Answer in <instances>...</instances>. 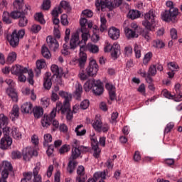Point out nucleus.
Wrapping results in <instances>:
<instances>
[{"label":"nucleus","instance_id":"19","mask_svg":"<svg viewBox=\"0 0 182 182\" xmlns=\"http://www.w3.org/2000/svg\"><path fill=\"white\" fill-rule=\"evenodd\" d=\"M108 35L111 39L116 41L118 38H120V30L116 27H111L109 29Z\"/></svg>","mask_w":182,"mask_h":182},{"label":"nucleus","instance_id":"26","mask_svg":"<svg viewBox=\"0 0 182 182\" xmlns=\"http://www.w3.org/2000/svg\"><path fill=\"white\" fill-rule=\"evenodd\" d=\"M96 83H97V80H88L84 84V90H85V92H89L91 89H93L95 87Z\"/></svg>","mask_w":182,"mask_h":182},{"label":"nucleus","instance_id":"57","mask_svg":"<svg viewBox=\"0 0 182 182\" xmlns=\"http://www.w3.org/2000/svg\"><path fill=\"white\" fill-rule=\"evenodd\" d=\"M162 95L164 96V97H166V99H171V100H174L176 99V96L171 95V93L170 92H168V90H164L162 91Z\"/></svg>","mask_w":182,"mask_h":182},{"label":"nucleus","instance_id":"46","mask_svg":"<svg viewBox=\"0 0 182 182\" xmlns=\"http://www.w3.org/2000/svg\"><path fill=\"white\" fill-rule=\"evenodd\" d=\"M86 23H87V19L85 18H81L80 19V25L81 26V32H87Z\"/></svg>","mask_w":182,"mask_h":182},{"label":"nucleus","instance_id":"14","mask_svg":"<svg viewBox=\"0 0 182 182\" xmlns=\"http://www.w3.org/2000/svg\"><path fill=\"white\" fill-rule=\"evenodd\" d=\"M41 171V162L36 164L35 167L33 169V178L31 182H42V176L39 174Z\"/></svg>","mask_w":182,"mask_h":182},{"label":"nucleus","instance_id":"11","mask_svg":"<svg viewBox=\"0 0 182 182\" xmlns=\"http://www.w3.org/2000/svg\"><path fill=\"white\" fill-rule=\"evenodd\" d=\"M46 43L51 50L56 52L59 49V43L56 38H53L52 36H48L46 38Z\"/></svg>","mask_w":182,"mask_h":182},{"label":"nucleus","instance_id":"42","mask_svg":"<svg viewBox=\"0 0 182 182\" xmlns=\"http://www.w3.org/2000/svg\"><path fill=\"white\" fill-rule=\"evenodd\" d=\"M60 8H63L67 12H70V11H72V7H70V4L66 1H61V2L60 3Z\"/></svg>","mask_w":182,"mask_h":182},{"label":"nucleus","instance_id":"52","mask_svg":"<svg viewBox=\"0 0 182 182\" xmlns=\"http://www.w3.org/2000/svg\"><path fill=\"white\" fill-rule=\"evenodd\" d=\"M153 46L154 48H157L158 49H161L164 48L165 45L164 43L161 40H156L153 41Z\"/></svg>","mask_w":182,"mask_h":182},{"label":"nucleus","instance_id":"15","mask_svg":"<svg viewBox=\"0 0 182 182\" xmlns=\"http://www.w3.org/2000/svg\"><path fill=\"white\" fill-rule=\"evenodd\" d=\"M80 43H81L79 42V32L76 31L72 33L70 41V49H76V47L79 46Z\"/></svg>","mask_w":182,"mask_h":182},{"label":"nucleus","instance_id":"28","mask_svg":"<svg viewBox=\"0 0 182 182\" xmlns=\"http://www.w3.org/2000/svg\"><path fill=\"white\" fill-rule=\"evenodd\" d=\"M33 113L36 119H39L43 116V109L41 107H35L33 109Z\"/></svg>","mask_w":182,"mask_h":182},{"label":"nucleus","instance_id":"5","mask_svg":"<svg viewBox=\"0 0 182 182\" xmlns=\"http://www.w3.org/2000/svg\"><path fill=\"white\" fill-rule=\"evenodd\" d=\"M178 15V9H169V10H165L161 14L162 21L165 22H170L173 21V18H176Z\"/></svg>","mask_w":182,"mask_h":182},{"label":"nucleus","instance_id":"27","mask_svg":"<svg viewBox=\"0 0 182 182\" xmlns=\"http://www.w3.org/2000/svg\"><path fill=\"white\" fill-rule=\"evenodd\" d=\"M80 154H82V151H80V148H72L71 156L70 157V160H76V159L80 157Z\"/></svg>","mask_w":182,"mask_h":182},{"label":"nucleus","instance_id":"64","mask_svg":"<svg viewBox=\"0 0 182 182\" xmlns=\"http://www.w3.org/2000/svg\"><path fill=\"white\" fill-rule=\"evenodd\" d=\"M41 29H42V27L40 25L38 24H33L31 26V32H33V33H38L39 32V31H41Z\"/></svg>","mask_w":182,"mask_h":182},{"label":"nucleus","instance_id":"62","mask_svg":"<svg viewBox=\"0 0 182 182\" xmlns=\"http://www.w3.org/2000/svg\"><path fill=\"white\" fill-rule=\"evenodd\" d=\"M173 129H174V123L169 122L168 124H167L166 127H165L164 134H167V133H170V132H171Z\"/></svg>","mask_w":182,"mask_h":182},{"label":"nucleus","instance_id":"31","mask_svg":"<svg viewBox=\"0 0 182 182\" xmlns=\"http://www.w3.org/2000/svg\"><path fill=\"white\" fill-rule=\"evenodd\" d=\"M59 95L65 99L64 102L70 103L72 101V95L65 91H60Z\"/></svg>","mask_w":182,"mask_h":182},{"label":"nucleus","instance_id":"34","mask_svg":"<svg viewBox=\"0 0 182 182\" xmlns=\"http://www.w3.org/2000/svg\"><path fill=\"white\" fill-rule=\"evenodd\" d=\"M8 123H9L8 117L4 114H0V129H2L4 126H7Z\"/></svg>","mask_w":182,"mask_h":182},{"label":"nucleus","instance_id":"44","mask_svg":"<svg viewBox=\"0 0 182 182\" xmlns=\"http://www.w3.org/2000/svg\"><path fill=\"white\" fill-rule=\"evenodd\" d=\"M28 25V18L25 16V14L21 16L19 18L18 26L23 28Z\"/></svg>","mask_w":182,"mask_h":182},{"label":"nucleus","instance_id":"60","mask_svg":"<svg viewBox=\"0 0 182 182\" xmlns=\"http://www.w3.org/2000/svg\"><path fill=\"white\" fill-rule=\"evenodd\" d=\"M70 150V145L65 144L60 149V154H65V153H68Z\"/></svg>","mask_w":182,"mask_h":182},{"label":"nucleus","instance_id":"21","mask_svg":"<svg viewBox=\"0 0 182 182\" xmlns=\"http://www.w3.org/2000/svg\"><path fill=\"white\" fill-rule=\"evenodd\" d=\"M33 110V105H32V103L31 102H26L21 105L22 113H26L27 114H29L30 113H32Z\"/></svg>","mask_w":182,"mask_h":182},{"label":"nucleus","instance_id":"29","mask_svg":"<svg viewBox=\"0 0 182 182\" xmlns=\"http://www.w3.org/2000/svg\"><path fill=\"white\" fill-rule=\"evenodd\" d=\"M102 120L100 118H95L94 122L92 123V127L96 130V132H102Z\"/></svg>","mask_w":182,"mask_h":182},{"label":"nucleus","instance_id":"20","mask_svg":"<svg viewBox=\"0 0 182 182\" xmlns=\"http://www.w3.org/2000/svg\"><path fill=\"white\" fill-rule=\"evenodd\" d=\"M92 92L97 96H100V95L103 94V86H102V82H100V80H97V82L92 89Z\"/></svg>","mask_w":182,"mask_h":182},{"label":"nucleus","instance_id":"23","mask_svg":"<svg viewBox=\"0 0 182 182\" xmlns=\"http://www.w3.org/2000/svg\"><path fill=\"white\" fill-rule=\"evenodd\" d=\"M6 94L11 99H12L13 102H18V93L15 91V89L12 87H9L6 89Z\"/></svg>","mask_w":182,"mask_h":182},{"label":"nucleus","instance_id":"33","mask_svg":"<svg viewBox=\"0 0 182 182\" xmlns=\"http://www.w3.org/2000/svg\"><path fill=\"white\" fill-rule=\"evenodd\" d=\"M87 50H88L90 53H99V47L95 44L89 43L86 46Z\"/></svg>","mask_w":182,"mask_h":182},{"label":"nucleus","instance_id":"9","mask_svg":"<svg viewBox=\"0 0 182 182\" xmlns=\"http://www.w3.org/2000/svg\"><path fill=\"white\" fill-rule=\"evenodd\" d=\"M128 25H129V21H125L123 24V26H124V31L126 38H127V39H133L134 38H139V34L136 33V31L129 28V27H127Z\"/></svg>","mask_w":182,"mask_h":182},{"label":"nucleus","instance_id":"32","mask_svg":"<svg viewBox=\"0 0 182 182\" xmlns=\"http://www.w3.org/2000/svg\"><path fill=\"white\" fill-rule=\"evenodd\" d=\"M11 117L14 119H18L19 117V107L18 105H14L11 112Z\"/></svg>","mask_w":182,"mask_h":182},{"label":"nucleus","instance_id":"18","mask_svg":"<svg viewBox=\"0 0 182 182\" xmlns=\"http://www.w3.org/2000/svg\"><path fill=\"white\" fill-rule=\"evenodd\" d=\"M70 105V103L64 102L63 104H62V102H58L56 103V107L55 109H56V111L58 110V112H61L63 114H65L67 110H69Z\"/></svg>","mask_w":182,"mask_h":182},{"label":"nucleus","instance_id":"1","mask_svg":"<svg viewBox=\"0 0 182 182\" xmlns=\"http://www.w3.org/2000/svg\"><path fill=\"white\" fill-rule=\"evenodd\" d=\"M144 20L142 21V25L147 31L154 32L156 31V18L157 14L154 9L149 10L144 16Z\"/></svg>","mask_w":182,"mask_h":182},{"label":"nucleus","instance_id":"63","mask_svg":"<svg viewBox=\"0 0 182 182\" xmlns=\"http://www.w3.org/2000/svg\"><path fill=\"white\" fill-rule=\"evenodd\" d=\"M42 8L45 11H48L50 9V0H43Z\"/></svg>","mask_w":182,"mask_h":182},{"label":"nucleus","instance_id":"22","mask_svg":"<svg viewBox=\"0 0 182 182\" xmlns=\"http://www.w3.org/2000/svg\"><path fill=\"white\" fill-rule=\"evenodd\" d=\"M43 86L45 89H47V90H49V89L52 87V81L50 80V73H46L44 75Z\"/></svg>","mask_w":182,"mask_h":182},{"label":"nucleus","instance_id":"13","mask_svg":"<svg viewBox=\"0 0 182 182\" xmlns=\"http://www.w3.org/2000/svg\"><path fill=\"white\" fill-rule=\"evenodd\" d=\"M10 71L12 73V75H16V76H18L23 73H28V68L21 65L16 64L11 67V69L10 70Z\"/></svg>","mask_w":182,"mask_h":182},{"label":"nucleus","instance_id":"41","mask_svg":"<svg viewBox=\"0 0 182 182\" xmlns=\"http://www.w3.org/2000/svg\"><path fill=\"white\" fill-rule=\"evenodd\" d=\"M34 19H36L37 22H39L43 25L46 23V21H45V18H43V14L42 13H36L34 15Z\"/></svg>","mask_w":182,"mask_h":182},{"label":"nucleus","instance_id":"6","mask_svg":"<svg viewBox=\"0 0 182 182\" xmlns=\"http://www.w3.org/2000/svg\"><path fill=\"white\" fill-rule=\"evenodd\" d=\"M56 117V109L53 108L49 115L44 114L41 119V124L43 127H49L52 123V120Z\"/></svg>","mask_w":182,"mask_h":182},{"label":"nucleus","instance_id":"51","mask_svg":"<svg viewBox=\"0 0 182 182\" xmlns=\"http://www.w3.org/2000/svg\"><path fill=\"white\" fill-rule=\"evenodd\" d=\"M62 8L60 6L55 7L52 11L51 14L53 15V18H58L59 16V14H62Z\"/></svg>","mask_w":182,"mask_h":182},{"label":"nucleus","instance_id":"7","mask_svg":"<svg viewBox=\"0 0 182 182\" xmlns=\"http://www.w3.org/2000/svg\"><path fill=\"white\" fill-rule=\"evenodd\" d=\"M99 71V65L96 60L92 59L90 61L89 65L86 68L87 75L88 76H96L97 75V72Z\"/></svg>","mask_w":182,"mask_h":182},{"label":"nucleus","instance_id":"16","mask_svg":"<svg viewBox=\"0 0 182 182\" xmlns=\"http://www.w3.org/2000/svg\"><path fill=\"white\" fill-rule=\"evenodd\" d=\"M120 55V44L114 43L111 48V56L113 59H117Z\"/></svg>","mask_w":182,"mask_h":182},{"label":"nucleus","instance_id":"36","mask_svg":"<svg viewBox=\"0 0 182 182\" xmlns=\"http://www.w3.org/2000/svg\"><path fill=\"white\" fill-rule=\"evenodd\" d=\"M140 11L138 10H130L128 13V18L130 19H137V18H140Z\"/></svg>","mask_w":182,"mask_h":182},{"label":"nucleus","instance_id":"4","mask_svg":"<svg viewBox=\"0 0 182 182\" xmlns=\"http://www.w3.org/2000/svg\"><path fill=\"white\" fill-rule=\"evenodd\" d=\"M83 47H80V53H79V58H74L71 60L72 65H78V66L83 69L86 65V62H87V54L83 52Z\"/></svg>","mask_w":182,"mask_h":182},{"label":"nucleus","instance_id":"48","mask_svg":"<svg viewBox=\"0 0 182 182\" xmlns=\"http://www.w3.org/2000/svg\"><path fill=\"white\" fill-rule=\"evenodd\" d=\"M134 53H135L136 58L139 59V58L141 57V46H140L137 44H135L134 48Z\"/></svg>","mask_w":182,"mask_h":182},{"label":"nucleus","instance_id":"12","mask_svg":"<svg viewBox=\"0 0 182 182\" xmlns=\"http://www.w3.org/2000/svg\"><path fill=\"white\" fill-rule=\"evenodd\" d=\"M12 146V138L9 136H4L0 141V149L1 150H8Z\"/></svg>","mask_w":182,"mask_h":182},{"label":"nucleus","instance_id":"17","mask_svg":"<svg viewBox=\"0 0 182 182\" xmlns=\"http://www.w3.org/2000/svg\"><path fill=\"white\" fill-rule=\"evenodd\" d=\"M51 71L55 76H58V77H63L66 76V73L63 71V69L59 68L57 65H51Z\"/></svg>","mask_w":182,"mask_h":182},{"label":"nucleus","instance_id":"53","mask_svg":"<svg viewBox=\"0 0 182 182\" xmlns=\"http://www.w3.org/2000/svg\"><path fill=\"white\" fill-rule=\"evenodd\" d=\"M151 58H153V53H147L145 54L144 59H143V64L144 65H149V62L151 60Z\"/></svg>","mask_w":182,"mask_h":182},{"label":"nucleus","instance_id":"55","mask_svg":"<svg viewBox=\"0 0 182 182\" xmlns=\"http://www.w3.org/2000/svg\"><path fill=\"white\" fill-rule=\"evenodd\" d=\"M43 139H44V141H43L44 146H48L49 143H52V135L50 134H44Z\"/></svg>","mask_w":182,"mask_h":182},{"label":"nucleus","instance_id":"25","mask_svg":"<svg viewBox=\"0 0 182 182\" xmlns=\"http://www.w3.org/2000/svg\"><path fill=\"white\" fill-rule=\"evenodd\" d=\"M82 93H83V87H82V85L80 83L77 82L75 84L74 96L77 100H79V98L82 97Z\"/></svg>","mask_w":182,"mask_h":182},{"label":"nucleus","instance_id":"56","mask_svg":"<svg viewBox=\"0 0 182 182\" xmlns=\"http://www.w3.org/2000/svg\"><path fill=\"white\" fill-rule=\"evenodd\" d=\"M3 21L5 23H12V21L11 20V14H9L7 11H4L3 13Z\"/></svg>","mask_w":182,"mask_h":182},{"label":"nucleus","instance_id":"3","mask_svg":"<svg viewBox=\"0 0 182 182\" xmlns=\"http://www.w3.org/2000/svg\"><path fill=\"white\" fill-rule=\"evenodd\" d=\"M123 4V0H114V2H112V0H96L95 6L97 8L98 11H103L105 8H109L112 9L113 6H120V4Z\"/></svg>","mask_w":182,"mask_h":182},{"label":"nucleus","instance_id":"45","mask_svg":"<svg viewBox=\"0 0 182 182\" xmlns=\"http://www.w3.org/2000/svg\"><path fill=\"white\" fill-rule=\"evenodd\" d=\"M1 167L4 168V170L12 171V164L8 161H3L1 163Z\"/></svg>","mask_w":182,"mask_h":182},{"label":"nucleus","instance_id":"35","mask_svg":"<svg viewBox=\"0 0 182 182\" xmlns=\"http://www.w3.org/2000/svg\"><path fill=\"white\" fill-rule=\"evenodd\" d=\"M82 32V41H80V43H83V45L81 46L82 49H85V46L86 45V42H87V39H89V31L87 30V31H81Z\"/></svg>","mask_w":182,"mask_h":182},{"label":"nucleus","instance_id":"39","mask_svg":"<svg viewBox=\"0 0 182 182\" xmlns=\"http://www.w3.org/2000/svg\"><path fill=\"white\" fill-rule=\"evenodd\" d=\"M16 60V53L11 52L9 53L7 58H6V63L9 65H11L13 62H15Z\"/></svg>","mask_w":182,"mask_h":182},{"label":"nucleus","instance_id":"30","mask_svg":"<svg viewBox=\"0 0 182 182\" xmlns=\"http://www.w3.org/2000/svg\"><path fill=\"white\" fill-rule=\"evenodd\" d=\"M76 166H77V162L76 161H73L70 159V161L68 163V166L67 168V171L70 174H72L73 171H75V168H76Z\"/></svg>","mask_w":182,"mask_h":182},{"label":"nucleus","instance_id":"49","mask_svg":"<svg viewBox=\"0 0 182 182\" xmlns=\"http://www.w3.org/2000/svg\"><path fill=\"white\" fill-rule=\"evenodd\" d=\"M151 75V76H156L157 75V68L156 65H151L148 70V73Z\"/></svg>","mask_w":182,"mask_h":182},{"label":"nucleus","instance_id":"47","mask_svg":"<svg viewBox=\"0 0 182 182\" xmlns=\"http://www.w3.org/2000/svg\"><path fill=\"white\" fill-rule=\"evenodd\" d=\"M100 22L101 25L100 30L101 31V32H104V31H106V29H107V26H106V23H107V20H106V18L105 17H101Z\"/></svg>","mask_w":182,"mask_h":182},{"label":"nucleus","instance_id":"58","mask_svg":"<svg viewBox=\"0 0 182 182\" xmlns=\"http://www.w3.org/2000/svg\"><path fill=\"white\" fill-rule=\"evenodd\" d=\"M23 5V0H15L14 2V9H18V11H21V8Z\"/></svg>","mask_w":182,"mask_h":182},{"label":"nucleus","instance_id":"61","mask_svg":"<svg viewBox=\"0 0 182 182\" xmlns=\"http://www.w3.org/2000/svg\"><path fill=\"white\" fill-rule=\"evenodd\" d=\"M27 73H28V77L27 79L28 83H30V85H33V83H35V81L33 80V71L29 70L27 71Z\"/></svg>","mask_w":182,"mask_h":182},{"label":"nucleus","instance_id":"2","mask_svg":"<svg viewBox=\"0 0 182 182\" xmlns=\"http://www.w3.org/2000/svg\"><path fill=\"white\" fill-rule=\"evenodd\" d=\"M25 36V29H21L18 31L14 30L12 33L6 35V39L11 46L16 48L19 45V40Z\"/></svg>","mask_w":182,"mask_h":182},{"label":"nucleus","instance_id":"24","mask_svg":"<svg viewBox=\"0 0 182 182\" xmlns=\"http://www.w3.org/2000/svg\"><path fill=\"white\" fill-rule=\"evenodd\" d=\"M108 173L107 170L97 171L94 173L93 177L95 180H106V176H107Z\"/></svg>","mask_w":182,"mask_h":182},{"label":"nucleus","instance_id":"37","mask_svg":"<svg viewBox=\"0 0 182 182\" xmlns=\"http://www.w3.org/2000/svg\"><path fill=\"white\" fill-rule=\"evenodd\" d=\"M41 53L43 56V58H46V59H50L52 54H50V51L49 50V48L46 47V46H43L41 48Z\"/></svg>","mask_w":182,"mask_h":182},{"label":"nucleus","instance_id":"38","mask_svg":"<svg viewBox=\"0 0 182 182\" xmlns=\"http://www.w3.org/2000/svg\"><path fill=\"white\" fill-rule=\"evenodd\" d=\"M11 136L14 139H16V140H21V139H22V134L19 132L18 128H13L11 131Z\"/></svg>","mask_w":182,"mask_h":182},{"label":"nucleus","instance_id":"43","mask_svg":"<svg viewBox=\"0 0 182 182\" xmlns=\"http://www.w3.org/2000/svg\"><path fill=\"white\" fill-rule=\"evenodd\" d=\"M167 68L168 70L173 71V72H177L178 70L179 67L178 65H177V63L171 62L167 64Z\"/></svg>","mask_w":182,"mask_h":182},{"label":"nucleus","instance_id":"40","mask_svg":"<svg viewBox=\"0 0 182 182\" xmlns=\"http://www.w3.org/2000/svg\"><path fill=\"white\" fill-rule=\"evenodd\" d=\"M23 15H24V14L22 13L19 9H16L10 14V16L13 18V19H19L21 16H23Z\"/></svg>","mask_w":182,"mask_h":182},{"label":"nucleus","instance_id":"54","mask_svg":"<svg viewBox=\"0 0 182 182\" xmlns=\"http://www.w3.org/2000/svg\"><path fill=\"white\" fill-rule=\"evenodd\" d=\"M81 127H83V125L80 124L75 128V133L77 136H85V134H86V129L80 130Z\"/></svg>","mask_w":182,"mask_h":182},{"label":"nucleus","instance_id":"50","mask_svg":"<svg viewBox=\"0 0 182 182\" xmlns=\"http://www.w3.org/2000/svg\"><path fill=\"white\" fill-rule=\"evenodd\" d=\"M36 65V68L38 69H45L46 67V61L44 59L38 60Z\"/></svg>","mask_w":182,"mask_h":182},{"label":"nucleus","instance_id":"10","mask_svg":"<svg viewBox=\"0 0 182 182\" xmlns=\"http://www.w3.org/2000/svg\"><path fill=\"white\" fill-rule=\"evenodd\" d=\"M91 136V144L92 149L94 151L93 156L95 159H99V156H100V149L99 148V141H97V139L95 136V134Z\"/></svg>","mask_w":182,"mask_h":182},{"label":"nucleus","instance_id":"8","mask_svg":"<svg viewBox=\"0 0 182 182\" xmlns=\"http://www.w3.org/2000/svg\"><path fill=\"white\" fill-rule=\"evenodd\" d=\"M23 159L26 161H29L32 159V156H38V151L33 149V147L28 146L23 149Z\"/></svg>","mask_w":182,"mask_h":182},{"label":"nucleus","instance_id":"59","mask_svg":"<svg viewBox=\"0 0 182 182\" xmlns=\"http://www.w3.org/2000/svg\"><path fill=\"white\" fill-rule=\"evenodd\" d=\"M50 100L47 97H44L41 100V105L43 107H48L50 105Z\"/></svg>","mask_w":182,"mask_h":182}]
</instances>
